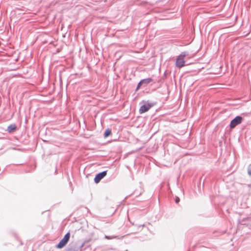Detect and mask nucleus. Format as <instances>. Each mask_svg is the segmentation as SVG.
Returning <instances> with one entry per match:
<instances>
[{"mask_svg": "<svg viewBox=\"0 0 251 251\" xmlns=\"http://www.w3.org/2000/svg\"><path fill=\"white\" fill-rule=\"evenodd\" d=\"M242 117L238 116L233 119L230 122V127L231 128H234L237 125L240 124L242 121Z\"/></svg>", "mask_w": 251, "mask_h": 251, "instance_id": "nucleus-3", "label": "nucleus"}, {"mask_svg": "<svg viewBox=\"0 0 251 251\" xmlns=\"http://www.w3.org/2000/svg\"><path fill=\"white\" fill-rule=\"evenodd\" d=\"M16 128H17V127H16V125L15 124H12V125H10V126H8L7 130L8 131V132L11 133V132H13L14 131H15L16 130Z\"/></svg>", "mask_w": 251, "mask_h": 251, "instance_id": "nucleus-7", "label": "nucleus"}, {"mask_svg": "<svg viewBox=\"0 0 251 251\" xmlns=\"http://www.w3.org/2000/svg\"><path fill=\"white\" fill-rule=\"evenodd\" d=\"M248 174L250 176H251V164L249 166L248 168Z\"/></svg>", "mask_w": 251, "mask_h": 251, "instance_id": "nucleus-9", "label": "nucleus"}, {"mask_svg": "<svg viewBox=\"0 0 251 251\" xmlns=\"http://www.w3.org/2000/svg\"><path fill=\"white\" fill-rule=\"evenodd\" d=\"M106 174H107L106 171H103L101 173H100L97 174V175L94 178V181H95V183H99L101 180V179H102L106 175Z\"/></svg>", "mask_w": 251, "mask_h": 251, "instance_id": "nucleus-4", "label": "nucleus"}, {"mask_svg": "<svg viewBox=\"0 0 251 251\" xmlns=\"http://www.w3.org/2000/svg\"><path fill=\"white\" fill-rule=\"evenodd\" d=\"M111 134V131L110 129H106L104 133V137H107Z\"/></svg>", "mask_w": 251, "mask_h": 251, "instance_id": "nucleus-8", "label": "nucleus"}, {"mask_svg": "<svg viewBox=\"0 0 251 251\" xmlns=\"http://www.w3.org/2000/svg\"><path fill=\"white\" fill-rule=\"evenodd\" d=\"M152 104H148V105H143L141 106L139 109V112L140 114L144 113L148 111L152 106Z\"/></svg>", "mask_w": 251, "mask_h": 251, "instance_id": "nucleus-5", "label": "nucleus"}, {"mask_svg": "<svg viewBox=\"0 0 251 251\" xmlns=\"http://www.w3.org/2000/svg\"><path fill=\"white\" fill-rule=\"evenodd\" d=\"M179 201H180L179 198L178 197H176V200H175L176 202L177 203L179 202Z\"/></svg>", "mask_w": 251, "mask_h": 251, "instance_id": "nucleus-10", "label": "nucleus"}, {"mask_svg": "<svg viewBox=\"0 0 251 251\" xmlns=\"http://www.w3.org/2000/svg\"><path fill=\"white\" fill-rule=\"evenodd\" d=\"M105 238L108 239H112V238H111V237H110L109 236H105Z\"/></svg>", "mask_w": 251, "mask_h": 251, "instance_id": "nucleus-11", "label": "nucleus"}, {"mask_svg": "<svg viewBox=\"0 0 251 251\" xmlns=\"http://www.w3.org/2000/svg\"><path fill=\"white\" fill-rule=\"evenodd\" d=\"M70 238V232L67 233L63 239L60 241L59 244L56 245V248L58 249H62L64 247L66 246V245L68 242Z\"/></svg>", "mask_w": 251, "mask_h": 251, "instance_id": "nucleus-2", "label": "nucleus"}, {"mask_svg": "<svg viewBox=\"0 0 251 251\" xmlns=\"http://www.w3.org/2000/svg\"><path fill=\"white\" fill-rule=\"evenodd\" d=\"M188 55L187 51L182 52L176 58V66L178 68H181L185 65L184 57Z\"/></svg>", "mask_w": 251, "mask_h": 251, "instance_id": "nucleus-1", "label": "nucleus"}, {"mask_svg": "<svg viewBox=\"0 0 251 251\" xmlns=\"http://www.w3.org/2000/svg\"><path fill=\"white\" fill-rule=\"evenodd\" d=\"M72 250V249H67L66 250V251H71Z\"/></svg>", "mask_w": 251, "mask_h": 251, "instance_id": "nucleus-12", "label": "nucleus"}, {"mask_svg": "<svg viewBox=\"0 0 251 251\" xmlns=\"http://www.w3.org/2000/svg\"><path fill=\"white\" fill-rule=\"evenodd\" d=\"M152 81V79L151 78H147L145 79H142L138 84L137 89H138L143 84H148L151 82Z\"/></svg>", "mask_w": 251, "mask_h": 251, "instance_id": "nucleus-6", "label": "nucleus"}]
</instances>
